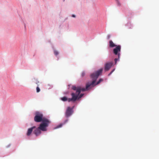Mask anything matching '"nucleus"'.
<instances>
[{"label": "nucleus", "mask_w": 159, "mask_h": 159, "mask_svg": "<svg viewBox=\"0 0 159 159\" xmlns=\"http://www.w3.org/2000/svg\"><path fill=\"white\" fill-rule=\"evenodd\" d=\"M120 56V54H118V58H115L114 60L115 61V64H116L117 61L118 60H119V58Z\"/></svg>", "instance_id": "obj_12"}, {"label": "nucleus", "mask_w": 159, "mask_h": 159, "mask_svg": "<svg viewBox=\"0 0 159 159\" xmlns=\"http://www.w3.org/2000/svg\"><path fill=\"white\" fill-rule=\"evenodd\" d=\"M65 0H64V1Z\"/></svg>", "instance_id": "obj_26"}, {"label": "nucleus", "mask_w": 159, "mask_h": 159, "mask_svg": "<svg viewBox=\"0 0 159 159\" xmlns=\"http://www.w3.org/2000/svg\"><path fill=\"white\" fill-rule=\"evenodd\" d=\"M40 89L39 88L38 86L36 88V92L37 93H39L40 91Z\"/></svg>", "instance_id": "obj_16"}, {"label": "nucleus", "mask_w": 159, "mask_h": 159, "mask_svg": "<svg viewBox=\"0 0 159 159\" xmlns=\"http://www.w3.org/2000/svg\"><path fill=\"white\" fill-rule=\"evenodd\" d=\"M68 121V120H66L65 121L64 124L66 123V122H67Z\"/></svg>", "instance_id": "obj_23"}, {"label": "nucleus", "mask_w": 159, "mask_h": 159, "mask_svg": "<svg viewBox=\"0 0 159 159\" xmlns=\"http://www.w3.org/2000/svg\"><path fill=\"white\" fill-rule=\"evenodd\" d=\"M54 53L55 55L57 56L58 54V52L56 50H54Z\"/></svg>", "instance_id": "obj_17"}, {"label": "nucleus", "mask_w": 159, "mask_h": 159, "mask_svg": "<svg viewBox=\"0 0 159 159\" xmlns=\"http://www.w3.org/2000/svg\"><path fill=\"white\" fill-rule=\"evenodd\" d=\"M110 36H108V39H109V38H110Z\"/></svg>", "instance_id": "obj_25"}, {"label": "nucleus", "mask_w": 159, "mask_h": 159, "mask_svg": "<svg viewBox=\"0 0 159 159\" xmlns=\"http://www.w3.org/2000/svg\"><path fill=\"white\" fill-rule=\"evenodd\" d=\"M72 16L73 17H75V15H72Z\"/></svg>", "instance_id": "obj_24"}, {"label": "nucleus", "mask_w": 159, "mask_h": 159, "mask_svg": "<svg viewBox=\"0 0 159 159\" xmlns=\"http://www.w3.org/2000/svg\"><path fill=\"white\" fill-rule=\"evenodd\" d=\"M85 73L84 72H83L82 73V74H81V76L82 77H84V75H85Z\"/></svg>", "instance_id": "obj_19"}, {"label": "nucleus", "mask_w": 159, "mask_h": 159, "mask_svg": "<svg viewBox=\"0 0 159 159\" xmlns=\"http://www.w3.org/2000/svg\"><path fill=\"white\" fill-rule=\"evenodd\" d=\"M62 124H60L58 126H57V128H59L61 127L62 126Z\"/></svg>", "instance_id": "obj_20"}, {"label": "nucleus", "mask_w": 159, "mask_h": 159, "mask_svg": "<svg viewBox=\"0 0 159 159\" xmlns=\"http://www.w3.org/2000/svg\"><path fill=\"white\" fill-rule=\"evenodd\" d=\"M72 89L73 90H76V91L77 90L78 87H77L76 86H75L73 85V86H72Z\"/></svg>", "instance_id": "obj_13"}, {"label": "nucleus", "mask_w": 159, "mask_h": 159, "mask_svg": "<svg viewBox=\"0 0 159 159\" xmlns=\"http://www.w3.org/2000/svg\"><path fill=\"white\" fill-rule=\"evenodd\" d=\"M121 49V47L120 45L117 46L114 49H113V52L115 54L117 55L118 54H120L119 53Z\"/></svg>", "instance_id": "obj_7"}, {"label": "nucleus", "mask_w": 159, "mask_h": 159, "mask_svg": "<svg viewBox=\"0 0 159 159\" xmlns=\"http://www.w3.org/2000/svg\"><path fill=\"white\" fill-rule=\"evenodd\" d=\"M73 112V108L68 107H67L65 112V116L66 117H68L72 115Z\"/></svg>", "instance_id": "obj_5"}, {"label": "nucleus", "mask_w": 159, "mask_h": 159, "mask_svg": "<svg viewBox=\"0 0 159 159\" xmlns=\"http://www.w3.org/2000/svg\"><path fill=\"white\" fill-rule=\"evenodd\" d=\"M61 100L65 102L67 101H68V99L66 97H64L62 98H61Z\"/></svg>", "instance_id": "obj_11"}, {"label": "nucleus", "mask_w": 159, "mask_h": 159, "mask_svg": "<svg viewBox=\"0 0 159 159\" xmlns=\"http://www.w3.org/2000/svg\"><path fill=\"white\" fill-rule=\"evenodd\" d=\"M50 123V121L48 119H44L38 128L43 131H46L47 130L46 127Z\"/></svg>", "instance_id": "obj_3"}, {"label": "nucleus", "mask_w": 159, "mask_h": 159, "mask_svg": "<svg viewBox=\"0 0 159 159\" xmlns=\"http://www.w3.org/2000/svg\"><path fill=\"white\" fill-rule=\"evenodd\" d=\"M40 130H41L39 129V128H38L36 129L33 132L36 136H38L40 134H41V133Z\"/></svg>", "instance_id": "obj_9"}, {"label": "nucleus", "mask_w": 159, "mask_h": 159, "mask_svg": "<svg viewBox=\"0 0 159 159\" xmlns=\"http://www.w3.org/2000/svg\"><path fill=\"white\" fill-rule=\"evenodd\" d=\"M113 64L112 62L106 63L104 65V70L107 71H108L112 66Z\"/></svg>", "instance_id": "obj_6"}, {"label": "nucleus", "mask_w": 159, "mask_h": 159, "mask_svg": "<svg viewBox=\"0 0 159 159\" xmlns=\"http://www.w3.org/2000/svg\"><path fill=\"white\" fill-rule=\"evenodd\" d=\"M116 2L117 4V5L118 6H120L121 5V4L120 3V2L118 0H117L116 1Z\"/></svg>", "instance_id": "obj_14"}, {"label": "nucleus", "mask_w": 159, "mask_h": 159, "mask_svg": "<svg viewBox=\"0 0 159 159\" xmlns=\"http://www.w3.org/2000/svg\"><path fill=\"white\" fill-rule=\"evenodd\" d=\"M83 95L84 94L83 93H81L80 95H79L78 97V99L82 97Z\"/></svg>", "instance_id": "obj_18"}, {"label": "nucleus", "mask_w": 159, "mask_h": 159, "mask_svg": "<svg viewBox=\"0 0 159 159\" xmlns=\"http://www.w3.org/2000/svg\"><path fill=\"white\" fill-rule=\"evenodd\" d=\"M39 83V81H37L36 82V84H37L38 86H39L38 84Z\"/></svg>", "instance_id": "obj_22"}, {"label": "nucleus", "mask_w": 159, "mask_h": 159, "mask_svg": "<svg viewBox=\"0 0 159 159\" xmlns=\"http://www.w3.org/2000/svg\"><path fill=\"white\" fill-rule=\"evenodd\" d=\"M102 69H101L98 71L91 74V77L93 80V81L91 83H88L86 84V88H82L80 87H78L77 90L79 89L80 93L81 91L84 92L89 89L91 86H93L94 85L97 79L98 78L100 74L102 72Z\"/></svg>", "instance_id": "obj_1"}, {"label": "nucleus", "mask_w": 159, "mask_h": 159, "mask_svg": "<svg viewBox=\"0 0 159 159\" xmlns=\"http://www.w3.org/2000/svg\"><path fill=\"white\" fill-rule=\"evenodd\" d=\"M35 128L36 127L34 126L30 128H29L28 129L26 133V135L28 136H30L32 133L33 129H35Z\"/></svg>", "instance_id": "obj_8"}, {"label": "nucleus", "mask_w": 159, "mask_h": 159, "mask_svg": "<svg viewBox=\"0 0 159 159\" xmlns=\"http://www.w3.org/2000/svg\"><path fill=\"white\" fill-rule=\"evenodd\" d=\"M103 81V80L101 79H100L99 80H98V81L97 82V83L96 84H99L102 81Z\"/></svg>", "instance_id": "obj_15"}, {"label": "nucleus", "mask_w": 159, "mask_h": 159, "mask_svg": "<svg viewBox=\"0 0 159 159\" xmlns=\"http://www.w3.org/2000/svg\"><path fill=\"white\" fill-rule=\"evenodd\" d=\"M109 46L110 47L113 48L116 46V45L113 43L112 40H110L109 41Z\"/></svg>", "instance_id": "obj_10"}, {"label": "nucleus", "mask_w": 159, "mask_h": 159, "mask_svg": "<svg viewBox=\"0 0 159 159\" xmlns=\"http://www.w3.org/2000/svg\"><path fill=\"white\" fill-rule=\"evenodd\" d=\"M44 119H47L43 116V114L39 111H36L35 113V116L34 117V120L37 122H42Z\"/></svg>", "instance_id": "obj_2"}, {"label": "nucleus", "mask_w": 159, "mask_h": 159, "mask_svg": "<svg viewBox=\"0 0 159 159\" xmlns=\"http://www.w3.org/2000/svg\"><path fill=\"white\" fill-rule=\"evenodd\" d=\"M115 69H114L112 70V71H111V72H110V73L108 75H110L112 73V72L114 71Z\"/></svg>", "instance_id": "obj_21"}, {"label": "nucleus", "mask_w": 159, "mask_h": 159, "mask_svg": "<svg viewBox=\"0 0 159 159\" xmlns=\"http://www.w3.org/2000/svg\"><path fill=\"white\" fill-rule=\"evenodd\" d=\"M80 93V92L79 89H78V90L76 91L75 93H72L71 94L72 98H69L68 99V101L69 102H75L77 99H78V97Z\"/></svg>", "instance_id": "obj_4"}]
</instances>
